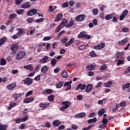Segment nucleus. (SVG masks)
Returning <instances> with one entry per match:
<instances>
[{"label":"nucleus","instance_id":"obj_23","mask_svg":"<svg viewBox=\"0 0 130 130\" xmlns=\"http://www.w3.org/2000/svg\"><path fill=\"white\" fill-rule=\"evenodd\" d=\"M124 64V58L121 57L120 59L118 60V62L117 63V66H119V64Z\"/></svg>","mask_w":130,"mask_h":130},{"label":"nucleus","instance_id":"obj_42","mask_svg":"<svg viewBox=\"0 0 130 130\" xmlns=\"http://www.w3.org/2000/svg\"><path fill=\"white\" fill-rule=\"evenodd\" d=\"M107 69V66L106 64H103L100 68V71H105Z\"/></svg>","mask_w":130,"mask_h":130},{"label":"nucleus","instance_id":"obj_39","mask_svg":"<svg viewBox=\"0 0 130 130\" xmlns=\"http://www.w3.org/2000/svg\"><path fill=\"white\" fill-rule=\"evenodd\" d=\"M16 13H17L18 15H23V14L25 13V11H24V10L23 9H20L18 10H16Z\"/></svg>","mask_w":130,"mask_h":130},{"label":"nucleus","instance_id":"obj_37","mask_svg":"<svg viewBox=\"0 0 130 130\" xmlns=\"http://www.w3.org/2000/svg\"><path fill=\"white\" fill-rule=\"evenodd\" d=\"M74 25V21L71 20L69 24L65 25L66 28H71V27L73 26Z\"/></svg>","mask_w":130,"mask_h":130},{"label":"nucleus","instance_id":"obj_17","mask_svg":"<svg viewBox=\"0 0 130 130\" xmlns=\"http://www.w3.org/2000/svg\"><path fill=\"white\" fill-rule=\"evenodd\" d=\"M17 30L18 31L17 33L18 36H21V35L25 32V30L23 28H17Z\"/></svg>","mask_w":130,"mask_h":130},{"label":"nucleus","instance_id":"obj_48","mask_svg":"<svg viewBox=\"0 0 130 130\" xmlns=\"http://www.w3.org/2000/svg\"><path fill=\"white\" fill-rule=\"evenodd\" d=\"M56 62H57V60H56L55 59H53L51 60V64L52 66H53V67H54V66L56 64Z\"/></svg>","mask_w":130,"mask_h":130},{"label":"nucleus","instance_id":"obj_1","mask_svg":"<svg viewBox=\"0 0 130 130\" xmlns=\"http://www.w3.org/2000/svg\"><path fill=\"white\" fill-rule=\"evenodd\" d=\"M61 104L63 106L60 108V110L63 111V110H66V109H68L70 107V105H72V103L69 101H64L61 103Z\"/></svg>","mask_w":130,"mask_h":130},{"label":"nucleus","instance_id":"obj_14","mask_svg":"<svg viewBox=\"0 0 130 130\" xmlns=\"http://www.w3.org/2000/svg\"><path fill=\"white\" fill-rule=\"evenodd\" d=\"M53 93V90L51 89H45L42 91V94H52Z\"/></svg>","mask_w":130,"mask_h":130},{"label":"nucleus","instance_id":"obj_30","mask_svg":"<svg viewBox=\"0 0 130 130\" xmlns=\"http://www.w3.org/2000/svg\"><path fill=\"white\" fill-rule=\"evenodd\" d=\"M24 69H25V70H28L31 72V71L33 70V66H32L31 64H28L27 66H24Z\"/></svg>","mask_w":130,"mask_h":130},{"label":"nucleus","instance_id":"obj_9","mask_svg":"<svg viewBox=\"0 0 130 130\" xmlns=\"http://www.w3.org/2000/svg\"><path fill=\"white\" fill-rule=\"evenodd\" d=\"M49 59V57L47 56H45L44 57L39 60L40 63H46V62H48V60Z\"/></svg>","mask_w":130,"mask_h":130},{"label":"nucleus","instance_id":"obj_51","mask_svg":"<svg viewBox=\"0 0 130 130\" xmlns=\"http://www.w3.org/2000/svg\"><path fill=\"white\" fill-rule=\"evenodd\" d=\"M0 130H7V125H0Z\"/></svg>","mask_w":130,"mask_h":130},{"label":"nucleus","instance_id":"obj_38","mask_svg":"<svg viewBox=\"0 0 130 130\" xmlns=\"http://www.w3.org/2000/svg\"><path fill=\"white\" fill-rule=\"evenodd\" d=\"M113 17V15L112 14H108L105 17V20L108 21V20H111Z\"/></svg>","mask_w":130,"mask_h":130},{"label":"nucleus","instance_id":"obj_7","mask_svg":"<svg viewBox=\"0 0 130 130\" xmlns=\"http://www.w3.org/2000/svg\"><path fill=\"white\" fill-rule=\"evenodd\" d=\"M85 18H86V15L81 14L77 16L75 18V20L77 22H82V21H83Z\"/></svg>","mask_w":130,"mask_h":130},{"label":"nucleus","instance_id":"obj_10","mask_svg":"<svg viewBox=\"0 0 130 130\" xmlns=\"http://www.w3.org/2000/svg\"><path fill=\"white\" fill-rule=\"evenodd\" d=\"M35 14H37V9H31L27 13V16H34Z\"/></svg>","mask_w":130,"mask_h":130},{"label":"nucleus","instance_id":"obj_54","mask_svg":"<svg viewBox=\"0 0 130 130\" xmlns=\"http://www.w3.org/2000/svg\"><path fill=\"white\" fill-rule=\"evenodd\" d=\"M103 122V124H107V123L108 122V120L105 118H104L102 121Z\"/></svg>","mask_w":130,"mask_h":130},{"label":"nucleus","instance_id":"obj_36","mask_svg":"<svg viewBox=\"0 0 130 130\" xmlns=\"http://www.w3.org/2000/svg\"><path fill=\"white\" fill-rule=\"evenodd\" d=\"M62 77L64 79H67V78H68V77H69V74H68L67 71H64L62 72Z\"/></svg>","mask_w":130,"mask_h":130},{"label":"nucleus","instance_id":"obj_45","mask_svg":"<svg viewBox=\"0 0 130 130\" xmlns=\"http://www.w3.org/2000/svg\"><path fill=\"white\" fill-rule=\"evenodd\" d=\"M16 17H17V14H16V13H13L9 15V19L13 20V19H15Z\"/></svg>","mask_w":130,"mask_h":130},{"label":"nucleus","instance_id":"obj_59","mask_svg":"<svg viewBox=\"0 0 130 130\" xmlns=\"http://www.w3.org/2000/svg\"><path fill=\"white\" fill-rule=\"evenodd\" d=\"M16 123H20L22 122V118H19L15 120Z\"/></svg>","mask_w":130,"mask_h":130},{"label":"nucleus","instance_id":"obj_3","mask_svg":"<svg viewBox=\"0 0 130 130\" xmlns=\"http://www.w3.org/2000/svg\"><path fill=\"white\" fill-rule=\"evenodd\" d=\"M18 48L19 46L18 45V44L15 43L11 45L10 49L12 51L13 54H15L16 52H17V50H18Z\"/></svg>","mask_w":130,"mask_h":130},{"label":"nucleus","instance_id":"obj_18","mask_svg":"<svg viewBox=\"0 0 130 130\" xmlns=\"http://www.w3.org/2000/svg\"><path fill=\"white\" fill-rule=\"evenodd\" d=\"M16 87L15 83H11L7 85V88L8 90H13Z\"/></svg>","mask_w":130,"mask_h":130},{"label":"nucleus","instance_id":"obj_33","mask_svg":"<svg viewBox=\"0 0 130 130\" xmlns=\"http://www.w3.org/2000/svg\"><path fill=\"white\" fill-rule=\"evenodd\" d=\"M54 94H51L48 96V99L50 102H53L54 101Z\"/></svg>","mask_w":130,"mask_h":130},{"label":"nucleus","instance_id":"obj_52","mask_svg":"<svg viewBox=\"0 0 130 130\" xmlns=\"http://www.w3.org/2000/svg\"><path fill=\"white\" fill-rule=\"evenodd\" d=\"M44 21V18H39L37 20H36V23H42Z\"/></svg>","mask_w":130,"mask_h":130},{"label":"nucleus","instance_id":"obj_26","mask_svg":"<svg viewBox=\"0 0 130 130\" xmlns=\"http://www.w3.org/2000/svg\"><path fill=\"white\" fill-rule=\"evenodd\" d=\"M50 104V103H47L46 104L44 103H41L39 105V106L41 108H46V107H48V106H49Z\"/></svg>","mask_w":130,"mask_h":130},{"label":"nucleus","instance_id":"obj_44","mask_svg":"<svg viewBox=\"0 0 130 130\" xmlns=\"http://www.w3.org/2000/svg\"><path fill=\"white\" fill-rule=\"evenodd\" d=\"M90 56L91 57H97V54L95 53V51H92L90 53Z\"/></svg>","mask_w":130,"mask_h":130},{"label":"nucleus","instance_id":"obj_22","mask_svg":"<svg viewBox=\"0 0 130 130\" xmlns=\"http://www.w3.org/2000/svg\"><path fill=\"white\" fill-rule=\"evenodd\" d=\"M23 95H24L23 93H15L13 95V98H14L15 100H17L18 97H21V96H23Z\"/></svg>","mask_w":130,"mask_h":130},{"label":"nucleus","instance_id":"obj_25","mask_svg":"<svg viewBox=\"0 0 130 130\" xmlns=\"http://www.w3.org/2000/svg\"><path fill=\"white\" fill-rule=\"evenodd\" d=\"M30 7V3L29 2H26L21 5V8L22 9H27Z\"/></svg>","mask_w":130,"mask_h":130},{"label":"nucleus","instance_id":"obj_49","mask_svg":"<svg viewBox=\"0 0 130 130\" xmlns=\"http://www.w3.org/2000/svg\"><path fill=\"white\" fill-rule=\"evenodd\" d=\"M98 9L96 8V9H94L92 10V13H93V14L94 15V16H97V15H98Z\"/></svg>","mask_w":130,"mask_h":130},{"label":"nucleus","instance_id":"obj_20","mask_svg":"<svg viewBox=\"0 0 130 130\" xmlns=\"http://www.w3.org/2000/svg\"><path fill=\"white\" fill-rule=\"evenodd\" d=\"M17 106V103L11 102L9 104V107L7 108L8 110H11L12 108Z\"/></svg>","mask_w":130,"mask_h":130},{"label":"nucleus","instance_id":"obj_53","mask_svg":"<svg viewBox=\"0 0 130 130\" xmlns=\"http://www.w3.org/2000/svg\"><path fill=\"white\" fill-rule=\"evenodd\" d=\"M50 39H51V37H45L43 40L44 41H48L49 40H50Z\"/></svg>","mask_w":130,"mask_h":130},{"label":"nucleus","instance_id":"obj_50","mask_svg":"<svg viewBox=\"0 0 130 130\" xmlns=\"http://www.w3.org/2000/svg\"><path fill=\"white\" fill-rule=\"evenodd\" d=\"M119 106H121V107H124L126 106V102L125 101H123L119 104Z\"/></svg>","mask_w":130,"mask_h":130},{"label":"nucleus","instance_id":"obj_6","mask_svg":"<svg viewBox=\"0 0 130 130\" xmlns=\"http://www.w3.org/2000/svg\"><path fill=\"white\" fill-rule=\"evenodd\" d=\"M72 83H73L72 80L64 83V87L67 86V88L65 90V91H68V90H71V89H72Z\"/></svg>","mask_w":130,"mask_h":130},{"label":"nucleus","instance_id":"obj_21","mask_svg":"<svg viewBox=\"0 0 130 130\" xmlns=\"http://www.w3.org/2000/svg\"><path fill=\"white\" fill-rule=\"evenodd\" d=\"M75 42V39L72 38L69 42L65 44V46L66 47H69L71 44H73Z\"/></svg>","mask_w":130,"mask_h":130},{"label":"nucleus","instance_id":"obj_11","mask_svg":"<svg viewBox=\"0 0 130 130\" xmlns=\"http://www.w3.org/2000/svg\"><path fill=\"white\" fill-rule=\"evenodd\" d=\"M92 89H93V84H89L86 87L85 92H86V93H90V92L92 91Z\"/></svg>","mask_w":130,"mask_h":130},{"label":"nucleus","instance_id":"obj_55","mask_svg":"<svg viewBox=\"0 0 130 130\" xmlns=\"http://www.w3.org/2000/svg\"><path fill=\"white\" fill-rule=\"evenodd\" d=\"M40 77H41V75H38L34 80L35 81H40Z\"/></svg>","mask_w":130,"mask_h":130},{"label":"nucleus","instance_id":"obj_35","mask_svg":"<svg viewBox=\"0 0 130 130\" xmlns=\"http://www.w3.org/2000/svg\"><path fill=\"white\" fill-rule=\"evenodd\" d=\"M69 39H68V37H65L63 38L62 39L60 40V41L62 44H66L67 42H68V41Z\"/></svg>","mask_w":130,"mask_h":130},{"label":"nucleus","instance_id":"obj_46","mask_svg":"<svg viewBox=\"0 0 130 130\" xmlns=\"http://www.w3.org/2000/svg\"><path fill=\"white\" fill-rule=\"evenodd\" d=\"M62 26L59 24L55 29V32H56V33H58V32H59V31H60L61 29H62Z\"/></svg>","mask_w":130,"mask_h":130},{"label":"nucleus","instance_id":"obj_24","mask_svg":"<svg viewBox=\"0 0 130 130\" xmlns=\"http://www.w3.org/2000/svg\"><path fill=\"white\" fill-rule=\"evenodd\" d=\"M34 98H33L32 97L27 98L24 100V103H30V102H32V101H34Z\"/></svg>","mask_w":130,"mask_h":130},{"label":"nucleus","instance_id":"obj_32","mask_svg":"<svg viewBox=\"0 0 130 130\" xmlns=\"http://www.w3.org/2000/svg\"><path fill=\"white\" fill-rule=\"evenodd\" d=\"M7 41V38L6 37H4L0 39V47Z\"/></svg>","mask_w":130,"mask_h":130},{"label":"nucleus","instance_id":"obj_43","mask_svg":"<svg viewBox=\"0 0 130 130\" xmlns=\"http://www.w3.org/2000/svg\"><path fill=\"white\" fill-rule=\"evenodd\" d=\"M104 113H105V110L103 109L99 111L98 115H99V116H102V115H103Z\"/></svg>","mask_w":130,"mask_h":130},{"label":"nucleus","instance_id":"obj_28","mask_svg":"<svg viewBox=\"0 0 130 130\" xmlns=\"http://www.w3.org/2000/svg\"><path fill=\"white\" fill-rule=\"evenodd\" d=\"M61 124V122H60L59 120H56L53 122V125H54V126H58V125Z\"/></svg>","mask_w":130,"mask_h":130},{"label":"nucleus","instance_id":"obj_16","mask_svg":"<svg viewBox=\"0 0 130 130\" xmlns=\"http://www.w3.org/2000/svg\"><path fill=\"white\" fill-rule=\"evenodd\" d=\"M86 116V113H81L76 114L75 116V118H82L83 117H85Z\"/></svg>","mask_w":130,"mask_h":130},{"label":"nucleus","instance_id":"obj_60","mask_svg":"<svg viewBox=\"0 0 130 130\" xmlns=\"http://www.w3.org/2000/svg\"><path fill=\"white\" fill-rule=\"evenodd\" d=\"M59 71H60V68H56L54 70V73L55 74H57V73H58V72H59Z\"/></svg>","mask_w":130,"mask_h":130},{"label":"nucleus","instance_id":"obj_34","mask_svg":"<svg viewBox=\"0 0 130 130\" xmlns=\"http://www.w3.org/2000/svg\"><path fill=\"white\" fill-rule=\"evenodd\" d=\"M67 22H68V20H67L66 19H63L61 21V22L59 25H61V27L63 28L66 26V24L67 23Z\"/></svg>","mask_w":130,"mask_h":130},{"label":"nucleus","instance_id":"obj_2","mask_svg":"<svg viewBox=\"0 0 130 130\" xmlns=\"http://www.w3.org/2000/svg\"><path fill=\"white\" fill-rule=\"evenodd\" d=\"M23 82V84L24 85H26V86H30L33 83V79L27 77L25 79L22 80Z\"/></svg>","mask_w":130,"mask_h":130},{"label":"nucleus","instance_id":"obj_62","mask_svg":"<svg viewBox=\"0 0 130 130\" xmlns=\"http://www.w3.org/2000/svg\"><path fill=\"white\" fill-rule=\"evenodd\" d=\"M49 12H53L54 11V9H53V7L52 6H50L49 7Z\"/></svg>","mask_w":130,"mask_h":130},{"label":"nucleus","instance_id":"obj_8","mask_svg":"<svg viewBox=\"0 0 130 130\" xmlns=\"http://www.w3.org/2000/svg\"><path fill=\"white\" fill-rule=\"evenodd\" d=\"M104 46H105V43H102L101 44L95 46L93 48L94 49H96L97 50H100V49L104 48Z\"/></svg>","mask_w":130,"mask_h":130},{"label":"nucleus","instance_id":"obj_29","mask_svg":"<svg viewBox=\"0 0 130 130\" xmlns=\"http://www.w3.org/2000/svg\"><path fill=\"white\" fill-rule=\"evenodd\" d=\"M130 87V83L128 82L122 86V90H125V89H128Z\"/></svg>","mask_w":130,"mask_h":130},{"label":"nucleus","instance_id":"obj_19","mask_svg":"<svg viewBox=\"0 0 130 130\" xmlns=\"http://www.w3.org/2000/svg\"><path fill=\"white\" fill-rule=\"evenodd\" d=\"M95 67H96V65L91 64L90 65H87L86 66V69H87L88 71H94Z\"/></svg>","mask_w":130,"mask_h":130},{"label":"nucleus","instance_id":"obj_61","mask_svg":"<svg viewBox=\"0 0 130 130\" xmlns=\"http://www.w3.org/2000/svg\"><path fill=\"white\" fill-rule=\"evenodd\" d=\"M94 126V125H89L88 127H85L83 129V130H89L90 128H92V127H93V126Z\"/></svg>","mask_w":130,"mask_h":130},{"label":"nucleus","instance_id":"obj_57","mask_svg":"<svg viewBox=\"0 0 130 130\" xmlns=\"http://www.w3.org/2000/svg\"><path fill=\"white\" fill-rule=\"evenodd\" d=\"M118 109V105H116L115 108H114L112 110V112H116V110Z\"/></svg>","mask_w":130,"mask_h":130},{"label":"nucleus","instance_id":"obj_56","mask_svg":"<svg viewBox=\"0 0 130 130\" xmlns=\"http://www.w3.org/2000/svg\"><path fill=\"white\" fill-rule=\"evenodd\" d=\"M69 7V3L66 2L62 4V8H68Z\"/></svg>","mask_w":130,"mask_h":130},{"label":"nucleus","instance_id":"obj_13","mask_svg":"<svg viewBox=\"0 0 130 130\" xmlns=\"http://www.w3.org/2000/svg\"><path fill=\"white\" fill-rule=\"evenodd\" d=\"M48 70H49V67L47 65H45L42 68L41 72L43 74H45V73L48 72Z\"/></svg>","mask_w":130,"mask_h":130},{"label":"nucleus","instance_id":"obj_15","mask_svg":"<svg viewBox=\"0 0 130 130\" xmlns=\"http://www.w3.org/2000/svg\"><path fill=\"white\" fill-rule=\"evenodd\" d=\"M61 20H62V14L59 13L55 18V22H59V21H61Z\"/></svg>","mask_w":130,"mask_h":130},{"label":"nucleus","instance_id":"obj_12","mask_svg":"<svg viewBox=\"0 0 130 130\" xmlns=\"http://www.w3.org/2000/svg\"><path fill=\"white\" fill-rule=\"evenodd\" d=\"M127 41H128V39L127 38H126L121 41H118V44L121 46H122V45H124V44H126V43H127Z\"/></svg>","mask_w":130,"mask_h":130},{"label":"nucleus","instance_id":"obj_5","mask_svg":"<svg viewBox=\"0 0 130 130\" xmlns=\"http://www.w3.org/2000/svg\"><path fill=\"white\" fill-rule=\"evenodd\" d=\"M128 14V11L127 10H125L123 11L122 14L119 17L120 21H122L124 20V18L126 16V15Z\"/></svg>","mask_w":130,"mask_h":130},{"label":"nucleus","instance_id":"obj_64","mask_svg":"<svg viewBox=\"0 0 130 130\" xmlns=\"http://www.w3.org/2000/svg\"><path fill=\"white\" fill-rule=\"evenodd\" d=\"M27 22L29 24H31V23H33V18H28L27 19Z\"/></svg>","mask_w":130,"mask_h":130},{"label":"nucleus","instance_id":"obj_47","mask_svg":"<svg viewBox=\"0 0 130 130\" xmlns=\"http://www.w3.org/2000/svg\"><path fill=\"white\" fill-rule=\"evenodd\" d=\"M62 87V81H59L58 83L56 84V88L60 89Z\"/></svg>","mask_w":130,"mask_h":130},{"label":"nucleus","instance_id":"obj_40","mask_svg":"<svg viewBox=\"0 0 130 130\" xmlns=\"http://www.w3.org/2000/svg\"><path fill=\"white\" fill-rule=\"evenodd\" d=\"M96 121H97V118L94 117L92 119H90L88 120V123H92L93 122H96Z\"/></svg>","mask_w":130,"mask_h":130},{"label":"nucleus","instance_id":"obj_27","mask_svg":"<svg viewBox=\"0 0 130 130\" xmlns=\"http://www.w3.org/2000/svg\"><path fill=\"white\" fill-rule=\"evenodd\" d=\"M112 84H113L112 81H108L107 83H104L105 87L106 88H111V85H112Z\"/></svg>","mask_w":130,"mask_h":130},{"label":"nucleus","instance_id":"obj_4","mask_svg":"<svg viewBox=\"0 0 130 130\" xmlns=\"http://www.w3.org/2000/svg\"><path fill=\"white\" fill-rule=\"evenodd\" d=\"M25 52L21 51L19 53H18L16 56V59H17V60H20V59H22L23 57H25Z\"/></svg>","mask_w":130,"mask_h":130},{"label":"nucleus","instance_id":"obj_63","mask_svg":"<svg viewBox=\"0 0 130 130\" xmlns=\"http://www.w3.org/2000/svg\"><path fill=\"white\" fill-rule=\"evenodd\" d=\"M122 32H128L129 31V29L127 28V27H124L122 29Z\"/></svg>","mask_w":130,"mask_h":130},{"label":"nucleus","instance_id":"obj_41","mask_svg":"<svg viewBox=\"0 0 130 130\" xmlns=\"http://www.w3.org/2000/svg\"><path fill=\"white\" fill-rule=\"evenodd\" d=\"M85 35H86V34L85 33V32L82 31L80 32V34L78 35V38H80V39L82 38H84Z\"/></svg>","mask_w":130,"mask_h":130},{"label":"nucleus","instance_id":"obj_58","mask_svg":"<svg viewBox=\"0 0 130 130\" xmlns=\"http://www.w3.org/2000/svg\"><path fill=\"white\" fill-rule=\"evenodd\" d=\"M107 124H101L99 126V128H105V127H106Z\"/></svg>","mask_w":130,"mask_h":130},{"label":"nucleus","instance_id":"obj_31","mask_svg":"<svg viewBox=\"0 0 130 130\" xmlns=\"http://www.w3.org/2000/svg\"><path fill=\"white\" fill-rule=\"evenodd\" d=\"M0 64L1 66H6L7 64V61L4 58L0 59Z\"/></svg>","mask_w":130,"mask_h":130}]
</instances>
